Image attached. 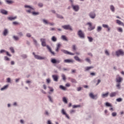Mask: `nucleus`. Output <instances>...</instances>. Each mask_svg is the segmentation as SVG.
Masks as SVG:
<instances>
[{
  "instance_id": "1",
  "label": "nucleus",
  "mask_w": 124,
  "mask_h": 124,
  "mask_svg": "<svg viewBox=\"0 0 124 124\" xmlns=\"http://www.w3.org/2000/svg\"><path fill=\"white\" fill-rule=\"evenodd\" d=\"M25 8H29V10H26V12L28 13H31V11H32V10H34V9L32 8V7L28 5H25Z\"/></svg>"
},
{
  "instance_id": "2",
  "label": "nucleus",
  "mask_w": 124,
  "mask_h": 124,
  "mask_svg": "<svg viewBox=\"0 0 124 124\" xmlns=\"http://www.w3.org/2000/svg\"><path fill=\"white\" fill-rule=\"evenodd\" d=\"M78 34L80 38H85V34H84V32L82 31H78Z\"/></svg>"
},
{
  "instance_id": "3",
  "label": "nucleus",
  "mask_w": 124,
  "mask_h": 124,
  "mask_svg": "<svg viewBox=\"0 0 124 124\" xmlns=\"http://www.w3.org/2000/svg\"><path fill=\"white\" fill-rule=\"evenodd\" d=\"M61 51H62V52L64 53V54H66L67 55H70L71 56H74V53H72L71 52H69L67 50H65L64 49H62Z\"/></svg>"
},
{
  "instance_id": "4",
  "label": "nucleus",
  "mask_w": 124,
  "mask_h": 124,
  "mask_svg": "<svg viewBox=\"0 0 124 124\" xmlns=\"http://www.w3.org/2000/svg\"><path fill=\"white\" fill-rule=\"evenodd\" d=\"M62 28L64 29V30H68L69 31H72V28L70 26V25H64L62 26Z\"/></svg>"
},
{
  "instance_id": "5",
  "label": "nucleus",
  "mask_w": 124,
  "mask_h": 124,
  "mask_svg": "<svg viewBox=\"0 0 124 124\" xmlns=\"http://www.w3.org/2000/svg\"><path fill=\"white\" fill-rule=\"evenodd\" d=\"M116 82L117 83H121V82H122V81H123V78L122 77H120V76L119 75H118L116 76Z\"/></svg>"
},
{
  "instance_id": "6",
  "label": "nucleus",
  "mask_w": 124,
  "mask_h": 124,
  "mask_svg": "<svg viewBox=\"0 0 124 124\" xmlns=\"http://www.w3.org/2000/svg\"><path fill=\"white\" fill-rule=\"evenodd\" d=\"M116 56H117V57H119V56H120V55H122V56H124V51H123V50H119L116 52Z\"/></svg>"
},
{
  "instance_id": "7",
  "label": "nucleus",
  "mask_w": 124,
  "mask_h": 124,
  "mask_svg": "<svg viewBox=\"0 0 124 124\" xmlns=\"http://www.w3.org/2000/svg\"><path fill=\"white\" fill-rule=\"evenodd\" d=\"M33 56H34L35 59H37V60H44V59H45V58L44 57H42L41 56L35 55L34 52L33 53Z\"/></svg>"
},
{
  "instance_id": "8",
  "label": "nucleus",
  "mask_w": 124,
  "mask_h": 124,
  "mask_svg": "<svg viewBox=\"0 0 124 124\" xmlns=\"http://www.w3.org/2000/svg\"><path fill=\"white\" fill-rule=\"evenodd\" d=\"M64 62L65 63H73V60L72 59H65L64 60Z\"/></svg>"
},
{
  "instance_id": "9",
  "label": "nucleus",
  "mask_w": 124,
  "mask_h": 124,
  "mask_svg": "<svg viewBox=\"0 0 124 124\" xmlns=\"http://www.w3.org/2000/svg\"><path fill=\"white\" fill-rule=\"evenodd\" d=\"M41 42H42V45L44 47L46 46V39L44 38L41 39Z\"/></svg>"
},
{
  "instance_id": "10",
  "label": "nucleus",
  "mask_w": 124,
  "mask_h": 124,
  "mask_svg": "<svg viewBox=\"0 0 124 124\" xmlns=\"http://www.w3.org/2000/svg\"><path fill=\"white\" fill-rule=\"evenodd\" d=\"M89 16L91 19H94L95 18V13L94 12H91L89 14Z\"/></svg>"
},
{
  "instance_id": "11",
  "label": "nucleus",
  "mask_w": 124,
  "mask_h": 124,
  "mask_svg": "<svg viewBox=\"0 0 124 124\" xmlns=\"http://www.w3.org/2000/svg\"><path fill=\"white\" fill-rule=\"evenodd\" d=\"M89 96H90V97L93 99H96V98H97V95H94L92 93L89 94Z\"/></svg>"
},
{
  "instance_id": "12",
  "label": "nucleus",
  "mask_w": 124,
  "mask_h": 124,
  "mask_svg": "<svg viewBox=\"0 0 124 124\" xmlns=\"http://www.w3.org/2000/svg\"><path fill=\"white\" fill-rule=\"evenodd\" d=\"M62 115H64L67 119H69V116H68V114H66V112L64 109H62Z\"/></svg>"
},
{
  "instance_id": "13",
  "label": "nucleus",
  "mask_w": 124,
  "mask_h": 124,
  "mask_svg": "<svg viewBox=\"0 0 124 124\" xmlns=\"http://www.w3.org/2000/svg\"><path fill=\"white\" fill-rule=\"evenodd\" d=\"M87 25H88L89 26V31H93V30H94V27L92 26V23H87Z\"/></svg>"
},
{
  "instance_id": "14",
  "label": "nucleus",
  "mask_w": 124,
  "mask_h": 124,
  "mask_svg": "<svg viewBox=\"0 0 124 124\" xmlns=\"http://www.w3.org/2000/svg\"><path fill=\"white\" fill-rule=\"evenodd\" d=\"M51 62L52 63H60V62H61L60 60H57L54 59H51Z\"/></svg>"
},
{
  "instance_id": "15",
  "label": "nucleus",
  "mask_w": 124,
  "mask_h": 124,
  "mask_svg": "<svg viewBox=\"0 0 124 124\" xmlns=\"http://www.w3.org/2000/svg\"><path fill=\"white\" fill-rule=\"evenodd\" d=\"M72 6L75 11L77 12V11H78V10H79V6L78 5H72Z\"/></svg>"
},
{
  "instance_id": "16",
  "label": "nucleus",
  "mask_w": 124,
  "mask_h": 124,
  "mask_svg": "<svg viewBox=\"0 0 124 124\" xmlns=\"http://www.w3.org/2000/svg\"><path fill=\"white\" fill-rule=\"evenodd\" d=\"M52 78L55 82H57L59 79V77L57 75H52Z\"/></svg>"
},
{
  "instance_id": "17",
  "label": "nucleus",
  "mask_w": 124,
  "mask_h": 124,
  "mask_svg": "<svg viewBox=\"0 0 124 124\" xmlns=\"http://www.w3.org/2000/svg\"><path fill=\"white\" fill-rule=\"evenodd\" d=\"M118 94L117 92H112L111 93L109 94V96L110 97H114V96H116Z\"/></svg>"
},
{
  "instance_id": "18",
  "label": "nucleus",
  "mask_w": 124,
  "mask_h": 124,
  "mask_svg": "<svg viewBox=\"0 0 124 124\" xmlns=\"http://www.w3.org/2000/svg\"><path fill=\"white\" fill-rule=\"evenodd\" d=\"M102 27L106 29H108V31H110V27L108 25L106 24H103Z\"/></svg>"
},
{
  "instance_id": "19",
  "label": "nucleus",
  "mask_w": 124,
  "mask_h": 124,
  "mask_svg": "<svg viewBox=\"0 0 124 124\" xmlns=\"http://www.w3.org/2000/svg\"><path fill=\"white\" fill-rule=\"evenodd\" d=\"M46 47H47L48 51L49 52H50L52 54H53V55H55V52H54L53 51H52L51 47L50 46H46Z\"/></svg>"
},
{
  "instance_id": "20",
  "label": "nucleus",
  "mask_w": 124,
  "mask_h": 124,
  "mask_svg": "<svg viewBox=\"0 0 124 124\" xmlns=\"http://www.w3.org/2000/svg\"><path fill=\"white\" fill-rule=\"evenodd\" d=\"M61 46L62 45H61V44H57V48L56 49V52H59V51H60V48H61Z\"/></svg>"
},
{
  "instance_id": "21",
  "label": "nucleus",
  "mask_w": 124,
  "mask_h": 124,
  "mask_svg": "<svg viewBox=\"0 0 124 124\" xmlns=\"http://www.w3.org/2000/svg\"><path fill=\"white\" fill-rule=\"evenodd\" d=\"M93 66L86 67L85 68V71H89V70H91V69H93Z\"/></svg>"
},
{
  "instance_id": "22",
  "label": "nucleus",
  "mask_w": 124,
  "mask_h": 124,
  "mask_svg": "<svg viewBox=\"0 0 124 124\" xmlns=\"http://www.w3.org/2000/svg\"><path fill=\"white\" fill-rule=\"evenodd\" d=\"M7 33H8V30L7 29H5L3 32V35L4 36H6Z\"/></svg>"
},
{
  "instance_id": "23",
  "label": "nucleus",
  "mask_w": 124,
  "mask_h": 124,
  "mask_svg": "<svg viewBox=\"0 0 124 124\" xmlns=\"http://www.w3.org/2000/svg\"><path fill=\"white\" fill-rule=\"evenodd\" d=\"M8 19L10 21H12L13 20H15V19H17V16H15V17L10 16L8 17Z\"/></svg>"
},
{
  "instance_id": "24",
  "label": "nucleus",
  "mask_w": 124,
  "mask_h": 124,
  "mask_svg": "<svg viewBox=\"0 0 124 124\" xmlns=\"http://www.w3.org/2000/svg\"><path fill=\"white\" fill-rule=\"evenodd\" d=\"M9 87V85H6L4 86L3 88L0 89V91H4V90H6Z\"/></svg>"
},
{
  "instance_id": "25",
  "label": "nucleus",
  "mask_w": 124,
  "mask_h": 124,
  "mask_svg": "<svg viewBox=\"0 0 124 124\" xmlns=\"http://www.w3.org/2000/svg\"><path fill=\"white\" fill-rule=\"evenodd\" d=\"M116 23L118 25H121V26H124V23L121 21V20H116Z\"/></svg>"
},
{
  "instance_id": "26",
  "label": "nucleus",
  "mask_w": 124,
  "mask_h": 124,
  "mask_svg": "<svg viewBox=\"0 0 124 124\" xmlns=\"http://www.w3.org/2000/svg\"><path fill=\"white\" fill-rule=\"evenodd\" d=\"M109 94V92H107L106 93H103L102 94V97L104 98V97H107Z\"/></svg>"
},
{
  "instance_id": "27",
  "label": "nucleus",
  "mask_w": 124,
  "mask_h": 124,
  "mask_svg": "<svg viewBox=\"0 0 124 124\" xmlns=\"http://www.w3.org/2000/svg\"><path fill=\"white\" fill-rule=\"evenodd\" d=\"M51 40L53 42H56L57 40V37H56L54 36H52V38H51Z\"/></svg>"
},
{
  "instance_id": "28",
  "label": "nucleus",
  "mask_w": 124,
  "mask_h": 124,
  "mask_svg": "<svg viewBox=\"0 0 124 124\" xmlns=\"http://www.w3.org/2000/svg\"><path fill=\"white\" fill-rule=\"evenodd\" d=\"M6 2L8 4H12V3H13L14 2L11 0H6Z\"/></svg>"
},
{
  "instance_id": "29",
  "label": "nucleus",
  "mask_w": 124,
  "mask_h": 124,
  "mask_svg": "<svg viewBox=\"0 0 124 124\" xmlns=\"http://www.w3.org/2000/svg\"><path fill=\"white\" fill-rule=\"evenodd\" d=\"M1 13H2V14H4L5 15H7V11H6L5 10H1Z\"/></svg>"
},
{
  "instance_id": "30",
  "label": "nucleus",
  "mask_w": 124,
  "mask_h": 124,
  "mask_svg": "<svg viewBox=\"0 0 124 124\" xmlns=\"http://www.w3.org/2000/svg\"><path fill=\"white\" fill-rule=\"evenodd\" d=\"M74 59L76 60V61H77V62H81V59H80L78 56H75Z\"/></svg>"
},
{
  "instance_id": "31",
  "label": "nucleus",
  "mask_w": 124,
  "mask_h": 124,
  "mask_svg": "<svg viewBox=\"0 0 124 124\" xmlns=\"http://www.w3.org/2000/svg\"><path fill=\"white\" fill-rule=\"evenodd\" d=\"M60 89H61V90H62L63 91H65L66 90V88L62 85L60 86Z\"/></svg>"
},
{
  "instance_id": "32",
  "label": "nucleus",
  "mask_w": 124,
  "mask_h": 124,
  "mask_svg": "<svg viewBox=\"0 0 124 124\" xmlns=\"http://www.w3.org/2000/svg\"><path fill=\"white\" fill-rule=\"evenodd\" d=\"M62 39H63V40H65V41H67V38H66V36H65V35H62Z\"/></svg>"
},
{
  "instance_id": "33",
  "label": "nucleus",
  "mask_w": 124,
  "mask_h": 124,
  "mask_svg": "<svg viewBox=\"0 0 124 124\" xmlns=\"http://www.w3.org/2000/svg\"><path fill=\"white\" fill-rule=\"evenodd\" d=\"M62 101H63L64 103L67 104V99H66L65 97L62 98Z\"/></svg>"
},
{
  "instance_id": "34",
  "label": "nucleus",
  "mask_w": 124,
  "mask_h": 124,
  "mask_svg": "<svg viewBox=\"0 0 124 124\" xmlns=\"http://www.w3.org/2000/svg\"><path fill=\"white\" fill-rule=\"evenodd\" d=\"M72 49L74 52H75V51H76V50H77V47H76V46L73 45Z\"/></svg>"
},
{
  "instance_id": "35",
  "label": "nucleus",
  "mask_w": 124,
  "mask_h": 124,
  "mask_svg": "<svg viewBox=\"0 0 124 124\" xmlns=\"http://www.w3.org/2000/svg\"><path fill=\"white\" fill-rule=\"evenodd\" d=\"M110 10H111V11H112V12H115V7H114V6L113 5L110 6Z\"/></svg>"
},
{
  "instance_id": "36",
  "label": "nucleus",
  "mask_w": 124,
  "mask_h": 124,
  "mask_svg": "<svg viewBox=\"0 0 124 124\" xmlns=\"http://www.w3.org/2000/svg\"><path fill=\"white\" fill-rule=\"evenodd\" d=\"M62 77L63 80V81H65L66 80V78H65V75L64 74L62 75Z\"/></svg>"
},
{
  "instance_id": "37",
  "label": "nucleus",
  "mask_w": 124,
  "mask_h": 124,
  "mask_svg": "<svg viewBox=\"0 0 124 124\" xmlns=\"http://www.w3.org/2000/svg\"><path fill=\"white\" fill-rule=\"evenodd\" d=\"M43 21L46 25H48V24H49V22H48V21L46 19H43Z\"/></svg>"
},
{
  "instance_id": "38",
  "label": "nucleus",
  "mask_w": 124,
  "mask_h": 124,
  "mask_svg": "<svg viewBox=\"0 0 124 124\" xmlns=\"http://www.w3.org/2000/svg\"><path fill=\"white\" fill-rule=\"evenodd\" d=\"M116 101H117V102H121L123 101V99H122V98H117L116 99Z\"/></svg>"
},
{
  "instance_id": "39",
  "label": "nucleus",
  "mask_w": 124,
  "mask_h": 124,
  "mask_svg": "<svg viewBox=\"0 0 124 124\" xmlns=\"http://www.w3.org/2000/svg\"><path fill=\"white\" fill-rule=\"evenodd\" d=\"M88 39H89V41L90 42H93V39L91 37H88Z\"/></svg>"
},
{
  "instance_id": "40",
  "label": "nucleus",
  "mask_w": 124,
  "mask_h": 124,
  "mask_svg": "<svg viewBox=\"0 0 124 124\" xmlns=\"http://www.w3.org/2000/svg\"><path fill=\"white\" fill-rule=\"evenodd\" d=\"M117 31L119 32H123V29L122 28H117Z\"/></svg>"
},
{
  "instance_id": "41",
  "label": "nucleus",
  "mask_w": 124,
  "mask_h": 124,
  "mask_svg": "<svg viewBox=\"0 0 124 124\" xmlns=\"http://www.w3.org/2000/svg\"><path fill=\"white\" fill-rule=\"evenodd\" d=\"M13 38L15 39V40H19V37H18V36H14Z\"/></svg>"
},
{
  "instance_id": "42",
  "label": "nucleus",
  "mask_w": 124,
  "mask_h": 124,
  "mask_svg": "<svg viewBox=\"0 0 124 124\" xmlns=\"http://www.w3.org/2000/svg\"><path fill=\"white\" fill-rule=\"evenodd\" d=\"M101 30H102V28H101V27L98 26L97 27V31H100Z\"/></svg>"
},
{
  "instance_id": "43",
  "label": "nucleus",
  "mask_w": 124,
  "mask_h": 124,
  "mask_svg": "<svg viewBox=\"0 0 124 124\" xmlns=\"http://www.w3.org/2000/svg\"><path fill=\"white\" fill-rule=\"evenodd\" d=\"M71 82H72V83H77V81L75 80V79L73 78L71 79Z\"/></svg>"
},
{
  "instance_id": "44",
  "label": "nucleus",
  "mask_w": 124,
  "mask_h": 124,
  "mask_svg": "<svg viewBox=\"0 0 124 124\" xmlns=\"http://www.w3.org/2000/svg\"><path fill=\"white\" fill-rule=\"evenodd\" d=\"M106 105L108 106V107H112V105L110 104L109 103H106Z\"/></svg>"
},
{
  "instance_id": "45",
  "label": "nucleus",
  "mask_w": 124,
  "mask_h": 124,
  "mask_svg": "<svg viewBox=\"0 0 124 124\" xmlns=\"http://www.w3.org/2000/svg\"><path fill=\"white\" fill-rule=\"evenodd\" d=\"M32 14L33 15H39V12H32Z\"/></svg>"
},
{
  "instance_id": "46",
  "label": "nucleus",
  "mask_w": 124,
  "mask_h": 124,
  "mask_svg": "<svg viewBox=\"0 0 124 124\" xmlns=\"http://www.w3.org/2000/svg\"><path fill=\"white\" fill-rule=\"evenodd\" d=\"M48 98H49V101H50V102H53V100L50 96H48Z\"/></svg>"
},
{
  "instance_id": "47",
  "label": "nucleus",
  "mask_w": 124,
  "mask_h": 124,
  "mask_svg": "<svg viewBox=\"0 0 124 124\" xmlns=\"http://www.w3.org/2000/svg\"><path fill=\"white\" fill-rule=\"evenodd\" d=\"M10 50H11L12 53H14L15 51L14 48H13V47H10Z\"/></svg>"
},
{
  "instance_id": "48",
  "label": "nucleus",
  "mask_w": 124,
  "mask_h": 124,
  "mask_svg": "<svg viewBox=\"0 0 124 124\" xmlns=\"http://www.w3.org/2000/svg\"><path fill=\"white\" fill-rule=\"evenodd\" d=\"M112 116L113 117H116V116H117V113L116 112H113L112 113Z\"/></svg>"
},
{
  "instance_id": "49",
  "label": "nucleus",
  "mask_w": 124,
  "mask_h": 124,
  "mask_svg": "<svg viewBox=\"0 0 124 124\" xmlns=\"http://www.w3.org/2000/svg\"><path fill=\"white\" fill-rule=\"evenodd\" d=\"M50 82H51V80L50 79V78H47L46 79V83H47V84H49Z\"/></svg>"
},
{
  "instance_id": "50",
  "label": "nucleus",
  "mask_w": 124,
  "mask_h": 124,
  "mask_svg": "<svg viewBox=\"0 0 124 124\" xmlns=\"http://www.w3.org/2000/svg\"><path fill=\"white\" fill-rule=\"evenodd\" d=\"M6 54L7 56H8L9 57H11V54H9V52L8 51H6Z\"/></svg>"
},
{
  "instance_id": "51",
  "label": "nucleus",
  "mask_w": 124,
  "mask_h": 124,
  "mask_svg": "<svg viewBox=\"0 0 124 124\" xmlns=\"http://www.w3.org/2000/svg\"><path fill=\"white\" fill-rule=\"evenodd\" d=\"M4 60H5V61H9V58L8 57H7V56H5Z\"/></svg>"
},
{
  "instance_id": "52",
  "label": "nucleus",
  "mask_w": 124,
  "mask_h": 124,
  "mask_svg": "<svg viewBox=\"0 0 124 124\" xmlns=\"http://www.w3.org/2000/svg\"><path fill=\"white\" fill-rule=\"evenodd\" d=\"M18 34L19 36H23V33L22 32H20L18 33Z\"/></svg>"
},
{
  "instance_id": "53",
  "label": "nucleus",
  "mask_w": 124,
  "mask_h": 124,
  "mask_svg": "<svg viewBox=\"0 0 124 124\" xmlns=\"http://www.w3.org/2000/svg\"><path fill=\"white\" fill-rule=\"evenodd\" d=\"M105 54H106L107 55V56H109V52H108V50H105Z\"/></svg>"
},
{
  "instance_id": "54",
  "label": "nucleus",
  "mask_w": 124,
  "mask_h": 124,
  "mask_svg": "<svg viewBox=\"0 0 124 124\" xmlns=\"http://www.w3.org/2000/svg\"><path fill=\"white\" fill-rule=\"evenodd\" d=\"M26 36H27V37H31V35L30 33H28L26 34Z\"/></svg>"
},
{
  "instance_id": "55",
  "label": "nucleus",
  "mask_w": 124,
  "mask_h": 124,
  "mask_svg": "<svg viewBox=\"0 0 124 124\" xmlns=\"http://www.w3.org/2000/svg\"><path fill=\"white\" fill-rule=\"evenodd\" d=\"M11 79H10V78H8L7 79V82H8V83H10V82H11Z\"/></svg>"
},
{
  "instance_id": "56",
  "label": "nucleus",
  "mask_w": 124,
  "mask_h": 124,
  "mask_svg": "<svg viewBox=\"0 0 124 124\" xmlns=\"http://www.w3.org/2000/svg\"><path fill=\"white\" fill-rule=\"evenodd\" d=\"M116 87L118 88V89H120V88H121V85L120 84V83H118L116 85Z\"/></svg>"
},
{
  "instance_id": "57",
  "label": "nucleus",
  "mask_w": 124,
  "mask_h": 124,
  "mask_svg": "<svg viewBox=\"0 0 124 124\" xmlns=\"http://www.w3.org/2000/svg\"><path fill=\"white\" fill-rule=\"evenodd\" d=\"M81 90H82V88H81V87H78L77 88L78 92H80V91H81Z\"/></svg>"
},
{
  "instance_id": "58",
  "label": "nucleus",
  "mask_w": 124,
  "mask_h": 124,
  "mask_svg": "<svg viewBox=\"0 0 124 124\" xmlns=\"http://www.w3.org/2000/svg\"><path fill=\"white\" fill-rule=\"evenodd\" d=\"M38 6L40 7H42V6H43V4L41 3H40L38 4Z\"/></svg>"
},
{
  "instance_id": "59",
  "label": "nucleus",
  "mask_w": 124,
  "mask_h": 124,
  "mask_svg": "<svg viewBox=\"0 0 124 124\" xmlns=\"http://www.w3.org/2000/svg\"><path fill=\"white\" fill-rule=\"evenodd\" d=\"M13 25H19V23L16 22V21H15L13 23Z\"/></svg>"
},
{
  "instance_id": "60",
  "label": "nucleus",
  "mask_w": 124,
  "mask_h": 124,
  "mask_svg": "<svg viewBox=\"0 0 124 124\" xmlns=\"http://www.w3.org/2000/svg\"><path fill=\"white\" fill-rule=\"evenodd\" d=\"M5 52V50L2 49L0 51V54H2V53H4Z\"/></svg>"
},
{
  "instance_id": "61",
  "label": "nucleus",
  "mask_w": 124,
  "mask_h": 124,
  "mask_svg": "<svg viewBox=\"0 0 124 124\" xmlns=\"http://www.w3.org/2000/svg\"><path fill=\"white\" fill-rule=\"evenodd\" d=\"M49 89H50V92H54V89L50 87H48Z\"/></svg>"
},
{
  "instance_id": "62",
  "label": "nucleus",
  "mask_w": 124,
  "mask_h": 124,
  "mask_svg": "<svg viewBox=\"0 0 124 124\" xmlns=\"http://www.w3.org/2000/svg\"><path fill=\"white\" fill-rule=\"evenodd\" d=\"M73 113H75V110H73V109L71 110L70 113L73 114Z\"/></svg>"
},
{
  "instance_id": "63",
  "label": "nucleus",
  "mask_w": 124,
  "mask_h": 124,
  "mask_svg": "<svg viewBox=\"0 0 124 124\" xmlns=\"http://www.w3.org/2000/svg\"><path fill=\"white\" fill-rule=\"evenodd\" d=\"M58 17L60 18V19H63V17H62V16H60V15H58Z\"/></svg>"
},
{
  "instance_id": "64",
  "label": "nucleus",
  "mask_w": 124,
  "mask_h": 124,
  "mask_svg": "<svg viewBox=\"0 0 124 124\" xmlns=\"http://www.w3.org/2000/svg\"><path fill=\"white\" fill-rule=\"evenodd\" d=\"M33 42L35 45L37 44V41L36 40L33 39Z\"/></svg>"
}]
</instances>
